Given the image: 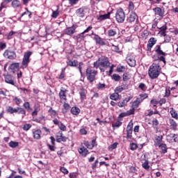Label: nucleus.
<instances>
[{
  "instance_id": "1",
  "label": "nucleus",
  "mask_w": 178,
  "mask_h": 178,
  "mask_svg": "<svg viewBox=\"0 0 178 178\" xmlns=\"http://www.w3.org/2000/svg\"><path fill=\"white\" fill-rule=\"evenodd\" d=\"M162 70V67H161V65L159 63H153L149 67L148 74L149 79L152 80H155L159 77V74H161V72Z\"/></svg>"
},
{
  "instance_id": "2",
  "label": "nucleus",
  "mask_w": 178,
  "mask_h": 178,
  "mask_svg": "<svg viewBox=\"0 0 178 178\" xmlns=\"http://www.w3.org/2000/svg\"><path fill=\"white\" fill-rule=\"evenodd\" d=\"M154 51L158 56H160L158 57V58H154V60H160L161 62H163L164 65H166V58H165V56H166L168 54L162 50V47L160 44L156 45L154 47Z\"/></svg>"
},
{
  "instance_id": "3",
  "label": "nucleus",
  "mask_w": 178,
  "mask_h": 178,
  "mask_svg": "<svg viewBox=\"0 0 178 178\" xmlns=\"http://www.w3.org/2000/svg\"><path fill=\"white\" fill-rule=\"evenodd\" d=\"M98 74V71L93 70L91 67H88L86 70V76L87 80L89 83H94L97 80V76Z\"/></svg>"
},
{
  "instance_id": "4",
  "label": "nucleus",
  "mask_w": 178,
  "mask_h": 178,
  "mask_svg": "<svg viewBox=\"0 0 178 178\" xmlns=\"http://www.w3.org/2000/svg\"><path fill=\"white\" fill-rule=\"evenodd\" d=\"M99 62L100 64V72H105V69H108L111 66L109 58H108L106 56H102L99 58Z\"/></svg>"
},
{
  "instance_id": "5",
  "label": "nucleus",
  "mask_w": 178,
  "mask_h": 178,
  "mask_svg": "<svg viewBox=\"0 0 178 178\" xmlns=\"http://www.w3.org/2000/svg\"><path fill=\"white\" fill-rule=\"evenodd\" d=\"M31 55H33V52L31 51H26L24 53L20 69H27L29 64L30 63V56H31Z\"/></svg>"
},
{
  "instance_id": "6",
  "label": "nucleus",
  "mask_w": 178,
  "mask_h": 178,
  "mask_svg": "<svg viewBox=\"0 0 178 178\" xmlns=\"http://www.w3.org/2000/svg\"><path fill=\"white\" fill-rule=\"evenodd\" d=\"M6 112L13 115V113H18L19 115H24L23 118L26 116V110L22 107L13 108L12 106L7 107Z\"/></svg>"
},
{
  "instance_id": "7",
  "label": "nucleus",
  "mask_w": 178,
  "mask_h": 178,
  "mask_svg": "<svg viewBox=\"0 0 178 178\" xmlns=\"http://www.w3.org/2000/svg\"><path fill=\"white\" fill-rule=\"evenodd\" d=\"M125 19L126 13H124L123 8H118L115 13V20L118 22V23H123Z\"/></svg>"
},
{
  "instance_id": "8",
  "label": "nucleus",
  "mask_w": 178,
  "mask_h": 178,
  "mask_svg": "<svg viewBox=\"0 0 178 178\" xmlns=\"http://www.w3.org/2000/svg\"><path fill=\"white\" fill-rule=\"evenodd\" d=\"M68 91L69 90H67L66 88L63 87L60 88L58 93L60 104H63V102H67V95L66 94H67Z\"/></svg>"
},
{
  "instance_id": "9",
  "label": "nucleus",
  "mask_w": 178,
  "mask_h": 178,
  "mask_svg": "<svg viewBox=\"0 0 178 178\" xmlns=\"http://www.w3.org/2000/svg\"><path fill=\"white\" fill-rule=\"evenodd\" d=\"M4 58L7 59H10V60H13L17 58V55L16 54V51H12L10 49H6L3 53Z\"/></svg>"
},
{
  "instance_id": "10",
  "label": "nucleus",
  "mask_w": 178,
  "mask_h": 178,
  "mask_svg": "<svg viewBox=\"0 0 178 178\" xmlns=\"http://www.w3.org/2000/svg\"><path fill=\"white\" fill-rule=\"evenodd\" d=\"M77 27L78 26L76 24H73L72 26L67 27L64 30V33L66 35H70V37H72V35H73V34L76 33V29H77Z\"/></svg>"
},
{
  "instance_id": "11",
  "label": "nucleus",
  "mask_w": 178,
  "mask_h": 178,
  "mask_svg": "<svg viewBox=\"0 0 178 178\" xmlns=\"http://www.w3.org/2000/svg\"><path fill=\"white\" fill-rule=\"evenodd\" d=\"M127 22L128 23H134V22H136V23L138 22V15H137V14L134 12H131L130 13V15L128 16L127 17Z\"/></svg>"
},
{
  "instance_id": "12",
  "label": "nucleus",
  "mask_w": 178,
  "mask_h": 178,
  "mask_svg": "<svg viewBox=\"0 0 178 178\" xmlns=\"http://www.w3.org/2000/svg\"><path fill=\"white\" fill-rule=\"evenodd\" d=\"M52 122L54 124H55V126L58 127V128L60 129V130H61V131H66V127L63 123L60 122V121L58 120V118H54Z\"/></svg>"
},
{
  "instance_id": "13",
  "label": "nucleus",
  "mask_w": 178,
  "mask_h": 178,
  "mask_svg": "<svg viewBox=\"0 0 178 178\" xmlns=\"http://www.w3.org/2000/svg\"><path fill=\"white\" fill-rule=\"evenodd\" d=\"M92 35H95L93 38V40H95L96 44H98V45H106V42H105V40L100 38L99 35L97 34H94V33H92Z\"/></svg>"
},
{
  "instance_id": "14",
  "label": "nucleus",
  "mask_w": 178,
  "mask_h": 178,
  "mask_svg": "<svg viewBox=\"0 0 178 178\" xmlns=\"http://www.w3.org/2000/svg\"><path fill=\"white\" fill-rule=\"evenodd\" d=\"M4 76V80L7 83V84H10L11 86H15V77L12 76L11 74H3Z\"/></svg>"
},
{
  "instance_id": "15",
  "label": "nucleus",
  "mask_w": 178,
  "mask_h": 178,
  "mask_svg": "<svg viewBox=\"0 0 178 178\" xmlns=\"http://www.w3.org/2000/svg\"><path fill=\"white\" fill-rule=\"evenodd\" d=\"M56 141L57 143H66L67 137L63 136V133L59 131L56 136Z\"/></svg>"
},
{
  "instance_id": "16",
  "label": "nucleus",
  "mask_w": 178,
  "mask_h": 178,
  "mask_svg": "<svg viewBox=\"0 0 178 178\" xmlns=\"http://www.w3.org/2000/svg\"><path fill=\"white\" fill-rule=\"evenodd\" d=\"M32 134L34 140H41V135L42 134V131L41 129H33Z\"/></svg>"
},
{
  "instance_id": "17",
  "label": "nucleus",
  "mask_w": 178,
  "mask_h": 178,
  "mask_svg": "<svg viewBox=\"0 0 178 178\" xmlns=\"http://www.w3.org/2000/svg\"><path fill=\"white\" fill-rule=\"evenodd\" d=\"M155 44H156V39H155V38H150L147 45V51L149 52H151L152 47H154Z\"/></svg>"
},
{
  "instance_id": "18",
  "label": "nucleus",
  "mask_w": 178,
  "mask_h": 178,
  "mask_svg": "<svg viewBox=\"0 0 178 178\" xmlns=\"http://www.w3.org/2000/svg\"><path fill=\"white\" fill-rule=\"evenodd\" d=\"M155 15L159 16L160 17H163L165 16V8L162 9L159 7L154 8L153 9Z\"/></svg>"
},
{
  "instance_id": "19",
  "label": "nucleus",
  "mask_w": 178,
  "mask_h": 178,
  "mask_svg": "<svg viewBox=\"0 0 178 178\" xmlns=\"http://www.w3.org/2000/svg\"><path fill=\"white\" fill-rule=\"evenodd\" d=\"M163 140V136H156L154 137V147H158L159 145H161L162 144V141Z\"/></svg>"
},
{
  "instance_id": "20",
  "label": "nucleus",
  "mask_w": 178,
  "mask_h": 178,
  "mask_svg": "<svg viewBox=\"0 0 178 178\" xmlns=\"http://www.w3.org/2000/svg\"><path fill=\"white\" fill-rule=\"evenodd\" d=\"M79 95L81 101H84L87 98V90L81 87L79 89Z\"/></svg>"
},
{
  "instance_id": "21",
  "label": "nucleus",
  "mask_w": 178,
  "mask_h": 178,
  "mask_svg": "<svg viewBox=\"0 0 178 178\" xmlns=\"http://www.w3.org/2000/svg\"><path fill=\"white\" fill-rule=\"evenodd\" d=\"M168 122L170 124V130L176 131V130H177V122H176V121L172 118H169Z\"/></svg>"
},
{
  "instance_id": "22",
  "label": "nucleus",
  "mask_w": 178,
  "mask_h": 178,
  "mask_svg": "<svg viewBox=\"0 0 178 178\" xmlns=\"http://www.w3.org/2000/svg\"><path fill=\"white\" fill-rule=\"evenodd\" d=\"M78 151L80 155H81V156H83L84 158H86V156H87V155L90 154V152H88V149H87V148H86L84 146L79 148Z\"/></svg>"
},
{
  "instance_id": "23",
  "label": "nucleus",
  "mask_w": 178,
  "mask_h": 178,
  "mask_svg": "<svg viewBox=\"0 0 178 178\" xmlns=\"http://www.w3.org/2000/svg\"><path fill=\"white\" fill-rule=\"evenodd\" d=\"M127 62L131 67H134L136 66V58L133 56H128L127 58Z\"/></svg>"
},
{
  "instance_id": "24",
  "label": "nucleus",
  "mask_w": 178,
  "mask_h": 178,
  "mask_svg": "<svg viewBox=\"0 0 178 178\" xmlns=\"http://www.w3.org/2000/svg\"><path fill=\"white\" fill-rule=\"evenodd\" d=\"M131 115H134V109L127 111V113H121L119 115L118 118L122 119L123 118H126V116H130Z\"/></svg>"
},
{
  "instance_id": "25",
  "label": "nucleus",
  "mask_w": 178,
  "mask_h": 178,
  "mask_svg": "<svg viewBox=\"0 0 178 178\" xmlns=\"http://www.w3.org/2000/svg\"><path fill=\"white\" fill-rule=\"evenodd\" d=\"M107 19H111V13L107 14L100 15L97 17L98 22H103V20H106Z\"/></svg>"
},
{
  "instance_id": "26",
  "label": "nucleus",
  "mask_w": 178,
  "mask_h": 178,
  "mask_svg": "<svg viewBox=\"0 0 178 178\" xmlns=\"http://www.w3.org/2000/svg\"><path fill=\"white\" fill-rule=\"evenodd\" d=\"M131 99V97H127L122 102H118V106L119 108H124V106H126L127 105V102H129Z\"/></svg>"
},
{
  "instance_id": "27",
  "label": "nucleus",
  "mask_w": 178,
  "mask_h": 178,
  "mask_svg": "<svg viewBox=\"0 0 178 178\" xmlns=\"http://www.w3.org/2000/svg\"><path fill=\"white\" fill-rule=\"evenodd\" d=\"M67 66H70V67H76V66H79V61L77 60H69L67 62Z\"/></svg>"
},
{
  "instance_id": "28",
  "label": "nucleus",
  "mask_w": 178,
  "mask_h": 178,
  "mask_svg": "<svg viewBox=\"0 0 178 178\" xmlns=\"http://www.w3.org/2000/svg\"><path fill=\"white\" fill-rule=\"evenodd\" d=\"M161 151V154H166L168 152V145L165 143H161L157 146Z\"/></svg>"
},
{
  "instance_id": "29",
  "label": "nucleus",
  "mask_w": 178,
  "mask_h": 178,
  "mask_svg": "<svg viewBox=\"0 0 178 178\" xmlns=\"http://www.w3.org/2000/svg\"><path fill=\"white\" fill-rule=\"evenodd\" d=\"M170 113L173 119H175V120H178V113L175 108H171L170 111Z\"/></svg>"
},
{
  "instance_id": "30",
  "label": "nucleus",
  "mask_w": 178,
  "mask_h": 178,
  "mask_svg": "<svg viewBox=\"0 0 178 178\" xmlns=\"http://www.w3.org/2000/svg\"><path fill=\"white\" fill-rule=\"evenodd\" d=\"M11 5L14 9H17V8H20V6H22V3L19 0H13Z\"/></svg>"
},
{
  "instance_id": "31",
  "label": "nucleus",
  "mask_w": 178,
  "mask_h": 178,
  "mask_svg": "<svg viewBox=\"0 0 178 178\" xmlns=\"http://www.w3.org/2000/svg\"><path fill=\"white\" fill-rule=\"evenodd\" d=\"M45 120H47V119L45 118V117L42 115L39 119L38 118H33V122H35L36 123H42V122H45Z\"/></svg>"
},
{
  "instance_id": "32",
  "label": "nucleus",
  "mask_w": 178,
  "mask_h": 178,
  "mask_svg": "<svg viewBox=\"0 0 178 178\" xmlns=\"http://www.w3.org/2000/svg\"><path fill=\"white\" fill-rule=\"evenodd\" d=\"M71 113H72V115H75L76 116H77V115L80 113V108H79V107L77 106L72 107L71 108Z\"/></svg>"
},
{
  "instance_id": "33",
  "label": "nucleus",
  "mask_w": 178,
  "mask_h": 178,
  "mask_svg": "<svg viewBox=\"0 0 178 178\" xmlns=\"http://www.w3.org/2000/svg\"><path fill=\"white\" fill-rule=\"evenodd\" d=\"M12 2V0H4L3 2L1 3L0 12H2V9L6 8V5Z\"/></svg>"
},
{
  "instance_id": "34",
  "label": "nucleus",
  "mask_w": 178,
  "mask_h": 178,
  "mask_svg": "<svg viewBox=\"0 0 178 178\" xmlns=\"http://www.w3.org/2000/svg\"><path fill=\"white\" fill-rule=\"evenodd\" d=\"M65 70H66V68H63V69L61 70V72H60V75H59V76H58V79H59L60 80H63L64 81H65V80H66V79H65V77H66V74H65Z\"/></svg>"
},
{
  "instance_id": "35",
  "label": "nucleus",
  "mask_w": 178,
  "mask_h": 178,
  "mask_svg": "<svg viewBox=\"0 0 178 178\" xmlns=\"http://www.w3.org/2000/svg\"><path fill=\"white\" fill-rule=\"evenodd\" d=\"M147 98H148V94L147 93H144V94L139 95V97H138L137 99L141 103V102H143V101H144V99H147Z\"/></svg>"
},
{
  "instance_id": "36",
  "label": "nucleus",
  "mask_w": 178,
  "mask_h": 178,
  "mask_svg": "<svg viewBox=\"0 0 178 178\" xmlns=\"http://www.w3.org/2000/svg\"><path fill=\"white\" fill-rule=\"evenodd\" d=\"M152 126L153 129H158V126H159V121L158 119L154 118L152 121Z\"/></svg>"
},
{
  "instance_id": "37",
  "label": "nucleus",
  "mask_w": 178,
  "mask_h": 178,
  "mask_svg": "<svg viewBox=\"0 0 178 178\" xmlns=\"http://www.w3.org/2000/svg\"><path fill=\"white\" fill-rule=\"evenodd\" d=\"M142 166L143 169H145V170H149V168H151L149 166V161H148V160H145V162L142 163Z\"/></svg>"
},
{
  "instance_id": "38",
  "label": "nucleus",
  "mask_w": 178,
  "mask_h": 178,
  "mask_svg": "<svg viewBox=\"0 0 178 178\" xmlns=\"http://www.w3.org/2000/svg\"><path fill=\"white\" fill-rule=\"evenodd\" d=\"M118 34L116 29H109L108 31V37H115Z\"/></svg>"
},
{
  "instance_id": "39",
  "label": "nucleus",
  "mask_w": 178,
  "mask_h": 178,
  "mask_svg": "<svg viewBox=\"0 0 178 178\" xmlns=\"http://www.w3.org/2000/svg\"><path fill=\"white\" fill-rule=\"evenodd\" d=\"M110 99H112V101H118L119 99V93L118 92H114L111 95Z\"/></svg>"
},
{
  "instance_id": "40",
  "label": "nucleus",
  "mask_w": 178,
  "mask_h": 178,
  "mask_svg": "<svg viewBox=\"0 0 178 178\" xmlns=\"http://www.w3.org/2000/svg\"><path fill=\"white\" fill-rule=\"evenodd\" d=\"M48 112L51 118H54V116H56V115H58V113L56 112V111L54 110L52 107H49Z\"/></svg>"
},
{
  "instance_id": "41",
  "label": "nucleus",
  "mask_w": 178,
  "mask_h": 178,
  "mask_svg": "<svg viewBox=\"0 0 178 178\" xmlns=\"http://www.w3.org/2000/svg\"><path fill=\"white\" fill-rule=\"evenodd\" d=\"M140 104H141L140 100L136 98V99L132 103V108H134V109L138 108V106H140Z\"/></svg>"
},
{
  "instance_id": "42",
  "label": "nucleus",
  "mask_w": 178,
  "mask_h": 178,
  "mask_svg": "<svg viewBox=\"0 0 178 178\" xmlns=\"http://www.w3.org/2000/svg\"><path fill=\"white\" fill-rule=\"evenodd\" d=\"M19 66L20 64L19 63H14L10 65V69H11V70H16V69H19Z\"/></svg>"
},
{
  "instance_id": "43",
  "label": "nucleus",
  "mask_w": 178,
  "mask_h": 178,
  "mask_svg": "<svg viewBox=\"0 0 178 178\" xmlns=\"http://www.w3.org/2000/svg\"><path fill=\"white\" fill-rule=\"evenodd\" d=\"M131 76H130V74L129 72H125L122 75V80L123 81H128V80H130Z\"/></svg>"
},
{
  "instance_id": "44",
  "label": "nucleus",
  "mask_w": 178,
  "mask_h": 178,
  "mask_svg": "<svg viewBox=\"0 0 178 178\" xmlns=\"http://www.w3.org/2000/svg\"><path fill=\"white\" fill-rule=\"evenodd\" d=\"M15 34H16L15 31H11L8 34L6 35V40H12V38H13V35H15Z\"/></svg>"
},
{
  "instance_id": "45",
  "label": "nucleus",
  "mask_w": 178,
  "mask_h": 178,
  "mask_svg": "<svg viewBox=\"0 0 178 178\" xmlns=\"http://www.w3.org/2000/svg\"><path fill=\"white\" fill-rule=\"evenodd\" d=\"M112 80H114V81H120V79H122V76L118 74H113L111 76Z\"/></svg>"
},
{
  "instance_id": "46",
  "label": "nucleus",
  "mask_w": 178,
  "mask_h": 178,
  "mask_svg": "<svg viewBox=\"0 0 178 178\" xmlns=\"http://www.w3.org/2000/svg\"><path fill=\"white\" fill-rule=\"evenodd\" d=\"M158 104H159V103L156 99H153L150 101V104L153 105V106H152L153 109L156 110V108H158V106L156 105H158Z\"/></svg>"
},
{
  "instance_id": "47",
  "label": "nucleus",
  "mask_w": 178,
  "mask_h": 178,
  "mask_svg": "<svg viewBox=\"0 0 178 178\" xmlns=\"http://www.w3.org/2000/svg\"><path fill=\"white\" fill-rule=\"evenodd\" d=\"M13 100L14 101V102H15V104L17 105V106H19V105L22 104V102H23L22 99H20L17 97H14Z\"/></svg>"
},
{
  "instance_id": "48",
  "label": "nucleus",
  "mask_w": 178,
  "mask_h": 178,
  "mask_svg": "<svg viewBox=\"0 0 178 178\" xmlns=\"http://www.w3.org/2000/svg\"><path fill=\"white\" fill-rule=\"evenodd\" d=\"M134 125V124L133 123V120H131L127 127L126 131H133V126Z\"/></svg>"
},
{
  "instance_id": "49",
  "label": "nucleus",
  "mask_w": 178,
  "mask_h": 178,
  "mask_svg": "<svg viewBox=\"0 0 178 178\" xmlns=\"http://www.w3.org/2000/svg\"><path fill=\"white\" fill-rule=\"evenodd\" d=\"M118 145H119L118 143H114L110 146H108V151H113V149H116L118 148Z\"/></svg>"
},
{
  "instance_id": "50",
  "label": "nucleus",
  "mask_w": 178,
  "mask_h": 178,
  "mask_svg": "<svg viewBox=\"0 0 178 178\" xmlns=\"http://www.w3.org/2000/svg\"><path fill=\"white\" fill-rule=\"evenodd\" d=\"M77 15L79 17H84V8H80L77 10Z\"/></svg>"
},
{
  "instance_id": "51",
  "label": "nucleus",
  "mask_w": 178,
  "mask_h": 178,
  "mask_svg": "<svg viewBox=\"0 0 178 178\" xmlns=\"http://www.w3.org/2000/svg\"><path fill=\"white\" fill-rule=\"evenodd\" d=\"M134 8H135L134 3L130 1L129 2V6H128L129 12H133V10H134Z\"/></svg>"
},
{
  "instance_id": "52",
  "label": "nucleus",
  "mask_w": 178,
  "mask_h": 178,
  "mask_svg": "<svg viewBox=\"0 0 178 178\" xmlns=\"http://www.w3.org/2000/svg\"><path fill=\"white\" fill-rule=\"evenodd\" d=\"M170 97V87H165V92L164 97L169 98Z\"/></svg>"
},
{
  "instance_id": "53",
  "label": "nucleus",
  "mask_w": 178,
  "mask_h": 178,
  "mask_svg": "<svg viewBox=\"0 0 178 178\" xmlns=\"http://www.w3.org/2000/svg\"><path fill=\"white\" fill-rule=\"evenodd\" d=\"M9 147L11 148H16V147H19V143L11 140L9 143Z\"/></svg>"
},
{
  "instance_id": "54",
  "label": "nucleus",
  "mask_w": 178,
  "mask_h": 178,
  "mask_svg": "<svg viewBox=\"0 0 178 178\" xmlns=\"http://www.w3.org/2000/svg\"><path fill=\"white\" fill-rule=\"evenodd\" d=\"M23 106L26 111H31V106H30V102H24L23 104Z\"/></svg>"
},
{
  "instance_id": "55",
  "label": "nucleus",
  "mask_w": 178,
  "mask_h": 178,
  "mask_svg": "<svg viewBox=\"0 0 178 178\" xmlns=\"http://www.w3.org/2000/svg\"><path fill=\"white\" fill-rule=\"evenodd\" d=\"M32 127V125L31 124H24L22 129L24 131H29V129H31Z\"/></svg>"
},
{
  "instance_id": "56",
  "label": "nucleus",
  "mask_w": 178,
  "mask_h": 178,
  "mask_svg": "<svg viewBox=\"0 0 178 178\" xmlns=\"http://www.w3.org/2000/svg\"><path fill=\"white\" fill-rule=\"evenodd\" d=\"M127 131V136L126 138L127 140H131L133 138V131Z\"/></svg>"
},
{
  "instance_id": "57",
  "label": "nucleus",
  "mask_w": 178,
  "mask_h": 178,
  "mask_svg": "<svg viewBox=\"0 0 178 178\" xmlns=\"http://www.w3.org/2000/svg\"><path fill=\"white\" fill-rule=\"evenodd\" d=\"M148 35H149V31H147V30H144V31H143V33H141V37H142L143 38L147 39V37H148Z\"/></svg>"
},
{
  "instance_id": "58",
  "label": "nucleus",
  "mask_w": 178,
  "mask_h": 178,
  "mask_svg": "<svg viewBox=\"0 0 178 178\" xmlns=\"http://www.w3.org/2000/svg\"><path fill=\"white\" fill-rule=\"evenodd\" d=\"M138 148V145L137 143H132L130 144V149L131 151H136Z\"/></svg>"
},
{
  "instance_id": "59",
  "label": "nucleus",
  "mask_w": 178,
  "mask_h": 178,
  "mask_svg": "<svg viewBox=\"0 0 178 178\" xmlns=\"http://www.w3.org/2000/svg\"><path fill=\"white\" fill-rule=\"evenodd\" d=\"M126 70V67L124 66H118L117 67V72L118 73H123V72H124Z\"/></svg>"
},
{
  "instance_id": "60",
  "label": "nucleus",
  "mask_w": 178,
  "mask_h": 178,
  "mask_svg": "<svg viewBox=\"0 0 178 178\" xmlns=\"http://www.w3.org/2000/svg\"><path fill=\"white\" fill-rule=\"evenodd\" d=\"M83 144L86 147L88 148V149H92L94 148V145H91V143H90V142L88 141H85Z\"/></svg>"
},
{
  "instance_id": "61",
  "label": "nucleus",
  "mask_w": 178,
  "mask_h": 178,
  "mask_svg": "<svg viewBox=\"0 0 178 178\" xmlns=\"http://www.w3.org/2000/svg\"><path fill=\"white\" fill-rule=\"evenodd\" d=\"M138 88L142 90V91H147V86H145V83H140L139 84Z\"/></svg>"
},
{
  "instance_id": "62",
  "label": "nucleus",
  "mask_w": 178,
  "mask_h": 178,
  "mask_svg": "<svg viewBox=\"0 0 178 178\" xmlns=\"http://www.w3.org/2000/svg\"><path fill=\"white\" fill-rule=\"evenodd\" d=\"M113 127H120L122 126V122L117 120L115 122L112 124Z\"/></svg>"
},
{
  "instance_id": "63",
  "label": "nucleus",
  "mask_w": 178,
  "mask_h": 178,
  "mask_svg": "<svg viewBox=\"0 0 178 178\" xmlns=\"http://www.w3.org/2000/svg\"><path fill=\"white\" fill-rule=\"evenodd\" d=\"M58 16H59V10H56V11H53L51 14V17H53L54 19H56Z\"/></svg>"
},
{
  "instance_id": "64",
  "label": "nucleus",
  "mask_w": 178,
  "mask_h": 178,
  "mask_svg": "<svg viewBox=\"0 0 178 178\" xmlns=\"http://www.w3.org/2000/svg\"><path fill=\"white\" fill-rule=\"evenodd\" d=\"M47 147L49 149H50V151H51L52 152H55L56 149V147L55 146V145L47 144Z\"/></svg>"
}]
</instances>
